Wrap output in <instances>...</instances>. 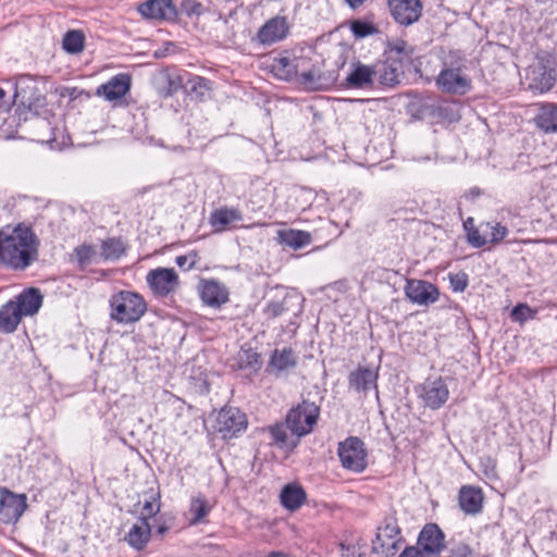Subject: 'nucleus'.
<instances>
[{"label":"nucleus","instance_id":"f257e3e1","mask_svg":"<svg viewBox=\"0 0 557 557\" xmlns=\"http://www.w3.org/2000/svg\"><path fill=\"white\" fill-rule=\"evenodd\" d=\"M3 255L15 270H25L38 259L39 239L30 226L17 224L10 233L0 231Z\"/></svg>","mask_w":557,"mask_h":557},{"label":"nucleus","instance_id":"f03ea898","mask_svg":"<svg viewBox=\"0 0 557 557\" xmlns=\"http://www.w3.org/2000/svg\"><path fill=\"white\" fill-rule=\"evenodd\" d=\"M110 317L120 324L135 323L147 311V302L138 293L121 290L109 299Z\"/></svg>","mask_w":557,"mask_h":557},{"label":"nucleus","instance_id":"7ed1b4c3","mask_svg":"<svg viewBox=\"0 0 557 557\" xmlns=\"http://www.w3.org/2000/svg\"><path fill=\"white\" fill-rule=\"evenodd\" d=\"M403 542L401 530L395 512L387 513L376 528L373 552L385 557L397 553L398 544Z\"/></svg>","mask_w":557,"mask_h":557},{"label":"nucleus","instance_id":"20e7f679","mask_svg":"<svg viewBox=\"0 0 557 557\" xmlns=\"http://www.w3.org/2000/svg\"><path fill=\"white\" fill-rule=\"evenodd\" d=\"M320 414V408L314 403L304 400L293 407L286 414V424L297 438L312 432Z\"/></svg>","mask_w":557,"mask_h":557},{"label":"nucleus","instance_id":"39448f33","mask_svg":"<svg viewBox=\"0 0 557 557\" xmlns=\"http://www.w3.org/2000/svg\"><path fill=\"white\" fill-rule=\"evenodd\" d=\"M337 454L343 468L360 473L367 468V451L363 442L350 436L338 444Z\"/></svg>","mask_w":557,"mask_h":557},{"label":"nucleus","instance_id":"423d86ee","mask_svg":"<svg viewBox=\"0 0 557 557\" xmlns=\"http://www.w3.org/2000/svg\"><path fill=\"white\" fill-rule=\"evenodd\" d=\"M214 428L223 438H232L246 430L247 419L238 408H223L216 416Z\"/></svg>","mask_w":557,"mask_h":557},{"label":"nucleus","instance_id":"0eeeda50","mask_svg":"<svg viewBox=\"0 0 557 557\" xmlns=\"http://www.w3.org/2000/svg\"><path fill=\"white\" fill-rule=\"evenodd\" d=\"M147 283L157 296L165 297L178 288V275L174 269L158 268L147 274Z\"/></svg>","mask_w":557,"mask_h":557},{"label":"nucleus","instance_id":"6e6552de","mask_svg":"<svg viewBox=\"0 0 557 557\" xmlns=\"http://www.w3.org/2000/svg\"><path fill=\"white\" fill-rule=\"evenodd\" d=\"M387 7L393 18L404 26L418 22L423 8L420 0H387Z\"/></svg>","mask_w":557,"mask_h":557},{"label":"nucleus","instance_id":"1a4fd4ad","mask_svg":"<svg viewBox=\"0 0 557 557\" xmlns=\"http://www.w3.org/2000/svg\"><path fill=\"white\" fill-rule=\"evenodd\" d=\"M417 544L426 557H438L446 547L445 534L436 523H426L418 535Z\"/></svg>","mask_w":557,"mask_h":557},{"label":"nucleus","instance_id":"9d476101","mask_svg":"<svg viewBox=\"0 0 557 557\" xmlns=\"http://www.w3.org/2000/svg\"><path fill=\"white\" fill-rule=\"evenodd\" d=\"M26 509V497L16 495L7 488H0V521L16 522Z\"/></svg>","mask_w":557,"mask_h":557},{"label":"nucleus","instance_id":"9b49d317","mask_svg":"<svg viewBox=\"0 0 557 557\" xmlns=\"http://www.w3.org/2000/svg\"><path fill=\"white\" fill-rule=\"evenodd\" d=\"M405 294L410 301L420 306L434 304L440 297L437 287L422 280H407Z\"/></svg>","mask_w":557,"mask_h":557},{"label":"nucleus","instance_id":"f8f14e48","mask_svg":"<svg viewBox=\"0 0 557 557\" xmlns=\"http://www.w3.org/2000/svg\"><path fill=\"white\" fill-rule=\"evenodd\" d=\"M437 86L447 94L465 95L471 89V79L459 69H444L436 78Z\"/></svg>","mask_w":557,"mask_h":557},{"label":"nucleus","instance_id":"ddd939ff","mask_svg":"<svg viewBox=\"0 0 557 557\" xmlns=\"http://www.w3.org/2000/svg\"><path fill=\"white\" fill-rule=\"evenodd\" d=\"M420 397L433 410L441 408L449 397V389L442 377L428 379L421 386Z\"/></svg>","mask_w":557,"mask_h":557},{"label":"nucleus","instance_id":"4468645a","mask_svg":"<svg viewBox=\"0 0 557 557\" xmlns=\"http://www.w3.org/2000/svg\"><path fill=\"white\" fill-rule=\"evenodd\" d=\"M138 11L148 20L173 21L177 16L172 0H147L138 7Z\"/></svg>","mask_w":557,"mask_h":557},{"label":"nucleus","instance_id":"2eb2a0df","mask_svg":"<svg viewBox=\"0 0 557 557\" xmlns=\"http://www.w3.org/2000/svg\"><path fill=\"white\" fill-rule=\"evenodd\" d=\"M288 23L283 16L270 18L257 33V38L262 45H272L283 40L288 34Z\"/></svg>","mask_w":557,"mask_h":557},{"label":"nucleus","instance_id":"dca6fc26","mask_svg":"<svg viewBox=\"0 0 557 557\" xmlns=\"http://www.w3.org/2000/svg\"><path fill=\"white\" fill-rule=\"evenodd\" d=\"M379 373L376 370L368 367H359L348 376L349 387L357 393L367 395L370 391L377 392Z\"/></svg>","mask_w":557,"mask_h":557},{"label":"nucleus","instance_id":"f3484780","mask_svg":"<svg viewBox=\"0 0 557 557\" xmlns=\"http://www.w3.org/2000/svg\"><path fill=\"white\" fill-rule=\"evenodd\" d=\"M200 297L202 301L213 308H218L228 300L227 288L216 280H201Z\"/></svg>","mask_w":557,"mask_h":557},{"label":"nucleus","instance_id":"a211bd4d","mask_svg":"<svg viewBox=\"0 0 557 557\" xmlns=\"http://www.w3.org/2000/svg\"><path fill=\"white\" fill-rule=\"evenodd\" d=\"M131 88V77L127 74H117L108 83L100 85L96 94L109 101L124 97Z\"/></svg>","mask_w":557,"mask_h":557},{"label":"nucleus","instance_id":"6ab92c4d","mask_svg":"<svg viewBox=\"0 0 557 557\" xmlns=\"http://www.w3.org/2000/svg\"><path fill=\"white\" fill-rule=\"evenodd\" d=\"M375 71V79L385 86H394L399 83L400 76L404 74L401 61L388 57L387 60L381 64L373 66Z\"/></svg>","mask_w":557,"mask_h":557},{"label":"nucleus","instance_id":"aec40b11","mask_svg":"<svg viewBox=\"0 0 557 557\" xmlns=\"http://www.w3.org/2000/svg\"><path fill=\"white\" fill-rule=\"evenodd\" d=\"M458 502L465 513L478 515L483 509L484 495L481 488L466 485L459 491Z\"/></svg>","mask_w":557,"mask_h":557},{"label":"nucleus","instance_id":"412c9836","mask_svg":"<svg viewBox=\"0 0 557 557\" xmlns=\"http://www.w3.org/2000/svg\"><path fill=\"white\" fill-rule=\"evenodd\" d=\"M533 122L544 133H557V104L550 102L537 104Z\"/></svg>","mask_w":557,"mask_h":557},{"label":"nucleus","instance_id":"4be33fe9","mask_svg":"<svg viewBox=\"0 0 557 557\" xmlns=\"http://www.w3.org/2000/svg\"><path fill=\"white\" fill-rule=\"evenodd\" d=\"M297 357L290 348L275 349L269 362V371L276 376L295 369Z\"/></svg>","mask_w":557,"mask_h":557},{"label":"nucleus","instance_id":"5701e85b","mask_svg":"<svg viewBox=\"0 0 557 557\" xmlns=\"http://www.w3.org/2000/svg\"><path fill=\"white\" fill-rule=\"evenodd\" d=\"M374 79L375 71L373 66L356 62L346 77V85L351 88H369L373 86Z\"/></svg>","mask_w":557,"mask_h":557},{"label":"nucleus","instance_id":"b1692460","mask_svg":"<svg viewBox=\"0 0 557 557\" xmlns=\"http://www.w3.org/2000/svg\"><path fill=\"white\" fill-rule=\"evenodd\" d=\"M243 220L242 212L236 208L223 207L214 210L210 215V224L215 232H223L235 222Z\"/></svg>","mask_w":557,"mask_h":557},{"label":"nucleus","instance_id":"393cba45","mask_svg":"<svg viewBox=\"0 0 557 557\" xmlns=\"http://www.w3.org/2000/svg\"><path fill=\"white\" fill-rule=\"evenodd\" d=\"M150 534L151 529L148 521H146V518H140L131 527L129 531L125 535V541L133 548L140 550L147 545Z\"/></svg>","mask_w":557,"mask_h":557},{"label":"nucleus","instance_id":"a878e982","mask_svg":"<svg viewBox=\"0 0 557 557\" xmlns=\"http://www.w3.org/2000/svg\"><path fill=\"white\" fill-rule=\"evenodd\" d=\"M22 320L21 308L15 301H8L0 308V332L13 333Z\"/></svg>","mask_w":557,"mask_h":557},{"label":"nucleus","instance_id":"bb28decb","mask_svg":"<svg viewBox=\"0 0 557 557\" xmlns=\"http://www.w3.org/2000/svg\"><path fill=\"white\" fill-rule=\"evenodd\" d=\"M277 240L280 244L297 250L309 245L312 242V236L306 231L287 228L277 231Z\"/></svg>","mask_w":557,"mask_h":557},{"label":"nucleus","instance_id":"cd10ccee","mask_svg":"<svg viewBox=\"0 0 557 557\" xmlns=\"http://www.w3.org/2000/svg\"><path fill=\"white\" fill-rule=\"evenodd\" d=\"M15 304L21 308V314L33 315L38 312L42 305V295L38 288L30 287L24 290Z\"/></svg>","mask_w":557,"mask_h":557},{"label":"nucleus","instance_id":"c85d7f7f","mask_svg":"<svg viewBox=\"0 0 557 557\" xmlns=\"http://www.w3.org/2000/svg\"><path fill=\"white\" fill-rule=\"evenodd\" d=\"M280 498L285 508L294 511L304 504L306 493L301 486L297 484H288L282 490Z\"/></svg>","mask_w":557,"mask_h":557},{"label":"nucleus","instance_id":"c756f323","mask_svg":"<svg viewBox=\"0 0 557 557\" xmlns=\"http://www.w3.org/2000/svg\"><path fill=\"white\" fill-rule=\"evenodd\" d=\"M212 506L205 496L198 495L193 497L189 506V523L193 525L206 522V517L211 511Z\"/></svg>","mask_w":557,"mask_h":557},{"label":"nucleus","instance_id":"7c9ffc66","mask_svg":"<svg viewBox=\"0 0 557 557\" xmlns=\"http://www.w3.org/2000/svg\"><path fill=\"white\" fill-rule=\"evenodd\" d=\"M491 222H482L478 227H471L467 233L468 243L475 248H481L490 244Z\"/></svg>","mask_w":557,"mask_h":557},{"label":"nucleus","instance_id":"2f4dec72","mask_svg":"<svg viewBox=\"0 0 557 557\" xmlns=\"http://www.w3.org/2000/svg\"><path fill=\"white\" fill-rule=\"evenodd\" d=\"M271 67L274 75L280 79L288 81L296 74L294 60L287 57L274 59Z\"/></svg>","mask_w":557,"mask_h":557},{"label":"nucleus","instance_id":"473e14b6","mask_svg":"<svg viewBox=\"0 0 557 557\" xmlns=\"http://www.w3.org/2000/svg\"><path fill=\"white\" fill-rule=\"evenodd\" d=\"M287 430L289 429L286 424V421L278 422L275 423L274 425L269 426V432L273 440V444H275L280 448L295 447L297 445V441L289 443Z\"/></svg>","mask_w":557,"mask_h":557},{"label":"nucleus","instance_id":"72a5a7b5","mask_svg":"<svg viewBox=\"0 0 557 557\" xmlns=\"http://www.w3.org/2000/svg\"><path fill=\"white\" fill-rule=\"evenodd\" d=\"M63 49L71 53L77 54L84 50L85 37L81 30H69L63 37Z\"/></svg>","mask_w":557,"mask_h":557},{"label":"nucleus","instance_id":"f704fd0d","mask_svg":"<svg viewBox=\"0 0 557 557\" xmlns=\"http://www.w3.org/2000/svg\"><path fill=\"white\" fill-rule=\"evenodd\" d=\"M124 253L125 246L120 238H109L101 245V255L107 260L120 259Z\"/></svg>","mask_w":557,"mask_h":557},{"label":"nucleus","instance_id":"c9c22d12","mask_svg":"<svg viewBox=\"0 0 557 557\" xmlns=\"http://www.w3.org/2000/svg\"><path fill=\"white\" fill-rule=\"evenodd\" d=\"M300 79L304 85L311 89H322L332 84L331 81H326L317 70L302 72L300 74Z\"/></svg>","mask_w":557,"mask_h":557},{"label":"nucleus","instance_id":"e433bc0d","mask_svg":"<svg viewBox=\"0 0 557 557\" xmlns=\"http://www.w3.org/2000/svg\"><path fill=\"white\" fill-rule=\"evenodd\" d=\"M349 27L352 35L358 39L366 38L379 33L377 27L373 23L363 20L351 21Z\"/></svg>","mask_w":557,"mask_h":557},{"label":"nucleus","instance_id":"4c0bfd02","mask_svg":"<svg viewBox=\"0 0 557 557\" xmlns=\"http://www.w3.org/2000/svg\"><path fill=\"white\" fill-rule=\"evenodd\" d=\"M190 92L195 94L199 99H203L208 96L210 90V82L201 76H194L189 79Z\"/></svg>","mask_w":557,"mask_h":557},{"label":"nucleus","instance_id":"58836bf2","mask_svg":"<svg viewBox=\"0 0 557 557\" xmlns=\"http://www.w3.org/2000/svg\"><path fill=\"white\" fill-rule=\"evenodd\" d=\"M535 314L536 310L530 308L527 304H519L511 310V318L520 323L533 319Z\"/></svg>","mask_w":557,"mask_h":557},{"label":"nucleus","instance_id":"ea45409f","mask_svg":"<svg viewBox=\"0 0 557 557\" xmlns=\"http://www.w3.org/2000/svg\"><path fill=\"white\" fill-rule=\"evenodd\" d=\"M487 233L490 235L491 244H497L500 243L506 237V235L508 234V230L500 223L491 222V230L487 231Z\"/></svg>","mask_w":557,"mask_h":557},{"label":"nucleus","instance_id":"a19ab883","mask_svg":"<svg viewBox=\"0 0 557 557\" xmlns=\"http://www.w3.org/2000/svg\"><path fill=\"white\" fill-rule=\"evenodd\" d=\"M447 557H474V553L468 544L459 542L449 548Z\"/></svg>","mask_w":557,"mask_h":557},{"label":"nucleus","instance_id":"79ce46f5","mask_svg":"<svg viewBox=\"0 0 557 557\" xmlns=\"http://www.w3.org/2000/svg\"><path fill=\"white\" fill-rule=\"evenodd\" d=\"M74 253L79 264L84 265L91 260L95 250L89 245H82L74 249Z\"/></svg>","mask_w":557,"mask_h":557},{"label":"nucleus","instance_id":"37998d69","mask_svg":"<svg viewBox=\"0 0 557 557\" xmlns=\"http://www.w3.org/2000/svg\"><path fill=\"white\" fill-rule=\"evenodd\" d=\"M197 258V253L193 251L188 255L177 256L175 262L180 268L190 270L195 267Z\"/></svg>","mask_w":557,"mask_h":557},{"label":"nucleus","instance_id":"c03bdc74","mask_svg":"<svg viewBox=\"0 0 557 557\" xmlns=\"http://www.w3.org/2000/svg\"><path fill=\"white\" fill-rule=\"evenodd\" d=\"M449 282L451 288L455 292H463L468 286L467 275L465 273L461 274H450Z\"/></svg>","mask_w":557,"mask_h":557},{"label":"nucleus","instance_id":"a18cd8bd","mask_svg":"<svg viewBox=\"0 0 557 557\" xmlns=\"http://www.w3.org/2000/svg\"><path fill=\"white\" fill-rule=\"evenodd\" d=\"M284 312H285V307L283 306V304H281L278 301H272V302L268 304L264 309V313L267 314V317L272 318V319L282 315Z\"/></svg>","mask_w":557,"mask_h":557},{"label":"nucleus","instance_id":"49530a36","mask_svg":"<svg viewBox=\"0 0 557 557\" xmlns=\"http://www.w3.org/2000/svg\"><path fill=\"white\" fill-rule=\"evenodd\" d=\"M244 357H246L247 366L252 367V366L259 363V355L257 352L252 351L251 349H246V350L239 351L238 358L242 362L244 361Z\"/></svg>","mask_w":557,"mask_h":557},{"label":"nucleus","instance_id":"de8ad7c7","mask_svg":"<svg viewBox=\"0 0 557 557\" xmlns=\"http://www.w3.org/2000/svg\"><path fill=\"white\" fill-rule=\"evenodd\" d=\"M398 557H426V554L420 548V546L411 545L407 546Z\"/></svg>","mask_w":557,"mask_h":557},{"label":"nucleus","instance_id":"09e8293b","mask_svg":"<svg viewBox=\"0 0 557 557\" xmlns=\"http://www.w3.org/2000/svg\"><path fill=\"white\" fill-rule=\"evenodd\" d=\"M160 510V506L157 503L153 502H146L143 507L141 518H146V521L148 518H151L156 516Z\"/></svg>","mask_w":557,"mask_h":557},{"label":"nucleus","instance_id":"8fccbe9b","mask_svg":"<svg viewBox=\"0 0 557 557\" xmlns=\"http://www.w3.org/2000/svg\"><path fill=\"white\" fill-rule=\"evenodd\" d=\"M394 52L398 55L396 59L401 61V55L404 54L408 58L410 51L408 50V46L405 41H399L392 47L391 53Z\"/></svg>","mask_w":557,"mask_h":557},{"label":"nucleus","instance_id":"3c124183","mask_svg":"<svg viewBox=\"0 0 557 557\" xmlns=\"http://www.w3.org/2000/svg\"><path fill=\"white\" fill-rule=\"evenodd\" d=\"M7 92L0 87V112L7 111L10 108V102L5 99Z\"/></svg>","mask_w":557,"mask_h":557},{"label":"nucleus","instance_id":"603ef678","mask_svg":"<svg viewBox=\"0 0 557 557\" xmlns=\"http://www.w3.org/2000/svg\"><path fill=\"white\" fill-rule=\"evenodd\" d=\"M346 3L354 10L363 5L367 0H345Z\"/></svg>","mask_w":557,"mask_h":557},{"label":"nucleus","instance_id":"864d4df0","mask_svg":"<svg viewBox=\"0 0 557 557\" xmlns=\"http://www.w3.org/2000/svg\"><path fill=\"white\" fill-rule=\"evenodd\" d=\"M264 557H290L289 555L282 552H271L269 555Z\"/></svg>","mask_w":557,"mask_h":557},{"label":"nucleus","instance_id":"5fc2aeb1","mask_svg":"<svg viewBox=\"0 0 557 557\" xmlns=\"http://www.w3.org/2000/svg\"><path fill=\"white\" fill-rule=\"evenodd\" d=\"M472 222H473V219H472V218H469V219L465 222V224H463V225H465V228H466L467 231H469V230H470L468 225H471V224H472Z\"/></svg>","mask_w":557,"mask_h":557},{"label":"nucleus","instance_id":"6e6d98bb","mask_svg":"<svg viewBox=\"0 0 557 557\" xmlns=\"http://www.w3.org/2000/svg\"><path fill=\"white\" fill-rule=\"evenodd\" d=\"M169 83H170L171 89L176 90L177 85H176V83L172 78L169 79Z\"/></svg>","mask_w":557,"mask_h":557},{"label":"nucleus","instance_id":"4d7b16f0","mask_svg":"<svg viewBox=\"0 0 557 557\" xmlns=\"http://www.w3.org/2000/svg\"><path fill=\"white\" fill-rule=\"evenodd\" d=\"M166 530H168V528H166V527L161 525V527H159V528H158V533H160V534H164V533L166 532Z\"/></svg>","mask_w":557,"mask_h":557},{"label":"nucleus","instance_id":"13d9d810","mask_svg":"<svg viewBox=\"0 0 557 557\" xmlns=\"http://www.w3.org/2000/svg\"><path fill=\"white\" fill-rule=\"evenodd\" d=\"M199 8H200V4H199V3L194 4L193 12H194V13H198V12H199V11H198V9H199Z\"/></svg>","mask_w":557,"mask_h":557}]
</instances>
